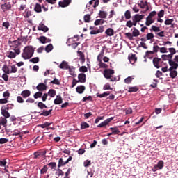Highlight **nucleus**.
Wrapping results in <instances>:
<instances>
[{
	"label": "nucleus",
	"mask_w": 178,
	"mask_h": 178,
	"mask_svg": "<svg viewBox=\"0 0 178 178\" xmlns=\"http://www.w3.org/2000/svg\"><path fill=\"white\" fill-rule=\"evenodd\" d=\"M52 49H54V46L52 45V44H49L47 46H46V47L44 48V50L46 51V52L49 53L51 52V51H52Z\"/></svg>",
	"instance_id": "72a5a7b5"
},
{
	"label": "nucleus",
	"mask_w": 178,
	"mask_h": 178,
	"mask_svg": "<svg viewBox=\"0 0 178 178\" xmlns=\"http://www.w3.org/2000/svg\"><path fill=\"white\" fill-rule=\"evenodd\" d=\"M125 36L127 37V38H129V40H130L131 41L133 40V33H125Z\"/></svg>",
	"instance_id": "13d9d810"
},
{
	"label": "nucleus",
	"mask_w": 178,
	"mask_h": 178,
	"mask_svg": "<svg viewBox=\"0 0 178 178\" xmlns=\"http://www.w3.org/2000/svg\"><path fill=\"white\" fill-rule=\"evenodd\" d=\"M65 165H67V163L63 161V159L60 158L58 161V168H62V166H65Z\"/></svg>",
	"instance_id": "c85d7f7f"
},
{
	"label": "nucleus",
	"mask_w": 178,
	"mask_h": 178,
	"mask_svg": "<svg viewBox=\"0 0 178 178\" xmlns=\"http://www.w3.org/2000/svg\"><path fill=\"white\" fill-rule=\"evenodd\" d=\"M68 70H69V72H70V74L71 76H76V74H75L76 72L74 71V68H72V67H69Z\"/></svg>",
	"instance_id": "bf43d9fd"
},
{
	"label": "nucleus",
	"mask_w": 178,
	"mask_h": 178,
	"mask_svg": "<svg viewBox=\"0 0 178 178\" xmlns=\"http://www.w3.org/2000/svg\"><path fill=\"white\" fill-rule=\"evenodd\" d=\"M41 97H42V92H37L33 95V97L35 98V99H37L38 98H41Z\"/></svg>",
	"instance_id": "8fccbe9b"
},
{
	"label": "nucleus",
	"mask_w": 178,
	"mask_h": 178,
	"mask_svg": "<svg viewBox=\"0 0 178 178\" xmlns=\"http://www.w3.org/2000/svg\"><path fill=\"white\" fill-rule=\"evenodd\" d=\"M83 165L85 168H88V166H91V161L90 160H86L84 161Z\"/></svg>",
	"instance_id": "052dcab7"
},
{
	"label": "nucleus",
	"mask_w": 178,
	"mask_h": 178,
	"mask_svg": "<svg viewBox=\"0 0 178 178\" xmlns=\"http://www.w3.org/2000/svg\"><path fill=\"white\" fill-rule=\"evenodd\" d=\"M55 95H56V90H55L54 89H50L48 91V96L51 97V98H54V97H55Z\"/></svg>",
	"instance_id": "a878e982"
},
{
	"label": "nucleus",
	"mask_w": 178,
	"mask_h": 178,
	"mask_svg": "<svg viewBox=\"0 0 178 178\" xmlns=\"http://www.w3.org/2000/svg\"><path fill=\"white\" fill-rule=\"evenodd\" d=\"M8 123V120L6 118H0V130L1 129V126H6Z\"/></svg>",
	"instance_id": "bb28decb"
},
{
	"label": "nucleus",
	"mask_w": 178,
	"mask_h": 178,
	"mask_svg": "<svg viewBox=\"0 0 178 178\" xmlns=\"http://www.w3.org/2000/svg\"><path fill=\"white\" fill-rule=\"evenodd\" d=\"M134 79V78L133 76H128L124 79V83H126V84H130Z\"/></svg>",
	"instance_id": "ea45409f"
},
{
	"label": "nucleus",
	"mask_w": 178,
	"mask_h": 178,
	"mask_svg": "<svg viewBox=\"0 0 178 178\" xmlns=\"http://www.w3.org/2000/svg\"><path fill=\"white\" fill-rule=\"evenodd\" d=\"M136 22H141L144 19V15L140 14H136L133 17Z\"/></svg>",
	"instance_id": "aec40b11"
},
{
	"label": "nucleus",
	"mask_w": 178,
	"mask_h": 178,
	"mask_svg": "<svg viewBox=\"0 0 178 178\" xmlns=\"http://www.w3.org/2000/svg\"><path fill=\"white\" fill-rule=\"evenodd\" d=\"M124 17L125 19H127V20H129V19H131V13L130 12V10H127L124 13Z\"/></svg>",
	"instance_id": "4c0bfd02"
},
{
	"label": "nucleus",
	"mask_w": 178,
	"mask_h": 178,
	"mask_svg": "<svg viewBox=\"0 0 178 178\" xmlns=\"http://www.w3.org/2000/svg\"><path fill=\"white\" fill-rule=\"evenodd\" d=\"M33 55H34V49L33 47L26 46L23 50L22 58H23V59L25 60H27V59H31V58H33Z\"/></svg>",
	"instance_id": "f257e3e1"
},
{
	"label": "nucleus",
	"mask_w": 178,
	"mask_h": 178,
	"mask_svg": "<svg viewBox=\"0 0 178 178\" xmlns=\"http://www.w3.org/2000/svg\"><path fill=\"white\" fill-rule=\"evenodd\" d=\"M17 102L19 103V104H23V102H24V99H23V97H22V96H18L17 97Z\"/></svg>",
	"instance_id": "69168bd1"
},
{
	"label": "nucleus",
	"mask_w": 178,
	"mask_h": 178,
	"mask_svg": "<svg viewBox=\"0 0 178 178\" xmlns=\"http://www.w3.org/2000/svg\"><path fill=\"white\" fill-rule=\"evenodd\" d=\"M161 60H162V59L158 58L156 57L153 58V65L154 67H156V69H159L161 67L162 65H161Z\"/></svg>",
	"instance_id": "39448f33"
},
{
	"label": "nucleus",
	"mask_w": 178,
	"mask_h": 178,
	"mask_svg": "<svg viewBox=\"0 0 178 178\" xmlns=\"http://www.w3.org/2000/svg\"><path fill=\"white\" fill-rule=\"evenodd\" d=\"M8 44H10L11 49L15 51V54H17V55H20V49L18 48L19 41H17V40H15L13 42L9 41Z\"/></svg>",
	"instance_id": "7ed1b4c3"
},
{
	"label": "nucleus",
	"mask_w": 178,
	"mask_h": 178,
	"mask_svg": "<svg viewBox=\"0 0 178 178\" xmlns=\"http://www.w3.org/2000/svg\"><path fill=\"white\" fill-rule=\"evenodd\" d=\"M133 30L132 35L134 37H138V35H140V31H138L136 27H134Z\"/></svg>",
	"instance_id": "2f4dec72"
},
{
	"label": "nucleus",
	"mask_w": 178,
	"mask_h": 178,
	"mask_svg": "<svg viewBox=\"0 0 178 178\" xmlns=\"http://www.w3.org/2000/svg\"><path fill=\"white\" fill-rule=\"evenodd\" d=\"M86 101H92V97L91 96L84 97L83 98V102H86Z\"/></svg>",
	"instance_id": "338daca9"
},
{
	"label": "nucleus",
	"mask_w": 178,
	"mask_h": 178,
	"mask_svg": "<svg viewBox=\"0 0 178 178\" xmlns=\"http://www.w3.org/2000/svg\"><path fill=\"white\" fill-rule=\"evenodd\" d=\"M38 106L40 108V109H44V108H47V105L45 104L40 102L38 103Z\"/></svg>",
	"instance_id": "864d4df0"
},
{
	"label": "nucleus",
	"mask_w": 178,
	"mask_h": 178,
	"mask_svg": "<svg viewBox=\"0 0 178 178\" xmlns=\"http://www.w3.org/2000/svg\"><path fill=\"white\" fill-rule=\"evenodd\" d=\"M60 69H65L67 70L69 69L70 66L69 64H67V62L66 61H63L60 65H59Z\"/></svg>",
	"instance_id": "412c9836"
},
{
	"label": "nucleus",
	"mask_w": 178,
	"mask_h": 178,
	"mask_svg": "<svg viewBox=\"0 0 178 178\" xmlns=\"http://www.w3.org/2000/svg\"><path fill=\"white\" fill-rule=\"evenodd\" d=\"M99 17H101V19H106V17L108 16V13H106V11L100 10L99 13Z\"/></svg>",
	"instance_id": "393cba45"
},
{
	"label": "nucleus",
	"mask_w": 178,
	"mask_h": 178,
	"mask_svg": "<svg viewBox=\"0 0 178 178\" xmlns=\"http://www.w3.org/2000/svg\"><path fill=\"white\" fill-rule=\"evenodd\" d=\"M111 95V92L109 91H107V92H104L102 94L97 93V97L98 98H106V97H108V95Z\"/></svg>",
	"instance_id": "4be33fe9"
},
{
	"label": "nucleus",
	"mask_w": 178,
	"mask_h": 178,
	"mask_svg": "<svg viewBox=\"0 0 178 178\" xmlns=\"http://www.w3.org/2000/svg\"><path fill=\"white\" fill-rule=\"evenodd\" d=\"M130 63H134L136 60H137V58L136 56L132 55L131 57L129 58Z\"/></svg>",
	"instance_id": "4d7b16f0"
},
{
	"label": "nucleus",
	"mask_w": 178,
	"mask_h": 178,
	"mask_svg": "<svg viewBox=\"0 0 178 178\" xmlns=\"http://www.w3.org/2000/svg\"><path fill=\"white\" fill-rule=\"evenodd\" d=\"M52 113V109L49 111L43 110V111L40 113V116H49Z\"/></svg>",
	"instance_id": "5701e85b"
},
{
	"label": "nucleus",
	"mask_w": 178,
	"mask_h": 178,
	"mask_svg": "<svg viewBox=\"0 0 178 178\" xmlns=\"http://www.w3.org/2000/svg\"><path fill=\"white\" fill-rule=\"evenodd\" d=\"M79 72L82 73H87V72H88V69L86 66H81L79 67Z\"/></svg>",
	"instance_id": "49530a36"
},
{
	"label": "nucleus",
	"mask_w": 178,
	"mask_h": 178,
	"mask_svg": "<svg viewBox=\"0 0 178 178\" xmlns=\"http://www.w3.org/2000/svg\"><path fill=\"white\" fill-rule=\"evenodd\" d=\"M38 40L41 42V44H47V37H45V36H40L38 38Z\"/></svg>",
	"instance_id": "a19ab883"
},
{
	"label": "nucleus",
	"mask_w": 178,
	"mask_h": 178,
	"mask_svg": "<svg viewBox=\"0 0 178 178\" xmlns=\"http://www.w3.org/2000/svg\"><path fill=\"white\" fill-rule=\"evenodd\" d=\"M173 22H175V19H168L164 22V23H165V26H170V24H172V23H173Z\"/></svg>",
	"instance_id": "a18cd8bd"
},
{
	"label": "nucleus",
	"mask_w": 178,
	"mask_h": 178,
	"mask_svg": "<svg viewBox=\"0 0 178 178\" xmlns=\"http://www.w3.org/2000/svg\"><path fill=\"white\" fill-rule=\"evenodd\" d=\"M36 89L38 91H45V90H47V85L43 83H40L36 86Z\"/></svg>",
	"instance_id": "9d476101"
},
{
	"label": "nucleus",
	"mask_w": 178,
	"mask_h": 178,
	"mask_svg": "<svg viewBox=\"0 0 178 178\" xmlns=\"http://www.w3.org/2000/svg\"><path fill=\"white\" fill-rule=\"evenodd\" d=\"M63 99L60 95H57L56 98L54 101V104L55 105H60V104H63Z\"/></svg>",
	"instance_id": "1a4fd4ad"
},
{
	"label": "nucleus",
	"mask_w": 178,
	"mask_h": 178,
	"mask_svg": "<svg viewBox=\"0 0 178 178\" xmlns=\"http://www.w3.org/2000/svg\"><path fill=\"white\" fill-rule=\"evenodd\" d=\"M13 106H15V105L12 104H8L6 105V106L2 107V108L3 109H6V111H9V109H13Z\"/></svg>",
	"instance_id": "09e8293b"
},
{
	"label": "nucleus",
	"mask_w": 178,
	"mask_h": 178,
	"mask_svg": "<svg viewBox=\"0 0 178 178\" xmlns=\"http://www.w3.org/2000/svg\"><path fill=\"white\" fill-rule=\"evenodd\" d=\"M137 91H138V88H137V86L131 87L128 90V92H137Z\"/></svg>",
	"instance_id": "79ce46f5"
},
{
	"label": "nucleus",
	"mask_w": 178,
	"mask_h": 178,
	"mask_svg": "<svg viewBox=\"0 0 178 178\" xmlns=\"http://www.w3.org/2000/svg\"><path fill=\"white\" fill-rule=\"evenodd\" d=\"M51 124L52 122H45L44 124L38 125V127H41L42 129H45L46 127H49Z\"/></svg>",
	"instance_id": "473e14b6"
},
{
	"label": "nucleus",
	"mask_w": 178,
	"mask_h": 178,
	"mask_svg": "<svg viewBox=\"0 0 178 178\" xmlns=\"http://www.w3.org/2000/svg\"><path fill=\"white\" fill-rule=\"evenodd\" d=\"M155 22V19L152 18V17H149V15L146 17L145 24L146 26H151L152 23Z\"/></svg>",
	"instance_id": "ddd939ff"
},
{
	"label": "nucleus",
	"mask_w": 178,
	"mask_h": 178,
	"mask_svg": "<svg viewBox=\"0 0 178 178\" xmlns=\"http://www.w3.org/2000/svg\"><path fill=\"white\" fill-rule=\"evenodd\" d=\"M38 30L44 31V33H47L49 30V29L45 26V24L41 23L39 24V26H38Z\"/></svg>",
	"instance_id": "6e6552de"
},
{
	"label": "nucleus",
	"mask_w": 178,
	"mask_h": 178,
	"mask_svg": "<svg viewBox=\"0 0 178 178\" xmlns=\"http://www.w3.org/2000/svg\"><path fill=\"white\" fill-rule=\"evenodd\" d=\"M99 33H104V26H99V29L97 30H92L90 34L92 35L94 34H99Z\"/></svg>",
	"instance_id": "9b49d317"
},
{
	"label": "nucleus",
	"mask_w": 178,
	"mask_h": 178,
	"mask_svg": "<svg viewBox=\"0 0 178 178\" xmlns=\"http://www.w3.org/2000/svg\"><path fill=\"white\" fill-rule=\"evenodd\" d=\"M1 9H2L3 12H6V10H10V9H12V5L10 3H6L1 6Z\"/></svg>",
	"instance_id": "423d86ee"
},
{
	"label": "nucleus",
	"mask_w": 178,
	"mask_h": 178,
	"mask_svg": "<svg viewBox=\"0 0 178 178\" xmlns=\"http://www.w3.org/2000/svg\"><path fill=\"white\" fill-rule=\"evenodd\" d=\"M51 84H56L57 86H59L60 82H59V79L55 78L53 81H51Z\"/></svg>",
	"instance_id": "e2e57ef3"
},
{
	"label": "nucleus",
	"mask_w": 178,
	"mask_h": 178,
	"mask_svg": "<svg viewBox=\"0 0 178 178\" xmlns=\"http://www.w3.org/2000/svg\"><path fill=\"white\" fill-rule=\"evenodd\" d=\"M99 67H101L102 69H108V65L103 63L102 61L99 63Z\"/></svg>",
	"instance_id": "3c124183"
},
{
	"label": "nucleus",
	"mask_w": 178,
	"mask_h": 178,
	"mask_svg": "<svg viewBox=\"0 0 178 178\" xmlns=\"http://www.w3.org/2000/svg\"><path fill=\"white\" fill-rule=\"evenodd\" d=\"M9 140L5 138H0V144H6V143H8Z\"/></svg>",
	"instance_id": "0e129e2a"
},
{
	"label": "nucleus",
	"mask_w": 178,
	"mask_h": 178,
	"mask_svg": "<svg viewBox=\"0 0 178 178\" xmlns=\"http://www.w3.org/2000/svg\"><path fill=\"white\" fill-rule=\"evenodd\" d=\"M48 166H50L51 169H54V168H56V163L55 162H51L48 164Z\"/></svg>",
	"instance_id": "774afa93"
},
{
	"label": "nucleus",
	"mask_w": 178,
	"mask_h": 178,
	"mask_svg": "<svg viewBox=\"0 0 178 178\" xmlns=\"http://www.w3.org/2000/svg\"><path fill=\"white\" fill-rule=\"evenodd\" d=\"M29 62H31V63H38V62H40V58L35 57L32 59H30Z\"/></svg>",
	"instance_id": "de8ad7c7"
},
{
	"label": "nucleus",
	"mask_w": 178,
	"mask_h": 178,
	"mask_svg": "<svg viewBox=\"0 0 178 178\" xmlns=\"http://www.w3.org/2000/svg\"><path fill=\"white\" fill-rule=\"evenodd\" d=\"M170 76L171 79H175V77L177 76V71L173 70L170 72Z\"/></svg>",
	"instance_id": "37998d69"
},
{
	"label": "nucleus",
	"mask_w": 178,
	"mask_h": 178,
	"mask_svg": "<svg viewBox=\"0 0 178 178\" xmlns=\"http://www.w3.org/2000/svg\"><path fill=\"white\" fill-rule=\"evenodd\" d=\"M113 120V117H111L110 118H107L104 121H103L102 123H100L99 125H97V127L102 128L108 126L109 123Z\"/></svg>",
	"instance_id": "20e7f679"
},
{
	"label": "nucleus",
	"mask_w": 178,
	"mask_h": 178,
	"mask_svg": "<svg viewBox=\"0 0 178 178\" xmlns=\"http://www.w3.org/2000/svg\"><path fill=\"white\" fill-rule=\"evenodd\" d=\"M2 70L6 74H10V70H9V67H8L6 65H4L3 66Z\"/></svg>",
	"instance_id": "c756f323"
},
{
	"label": "nucleus",
	"mask_w": 178,
	"mask_h": 178,
	"mask_svg": "<svg viewBox=\"0 0 178 178\" xmlns=\"http://www.w3.org/2000/svg\"><path fill=\"white\" fill-rule=\"evenodd\" d=\"M34 10L37 13H41L42 12V7L41 6V4L36 3L34 7Z\"/></svg>",
	"instance_id": "a211bd4d"
},
{
	"label": "nucleus",
	"mask_w": 178,
	"mask_h": 178,
	"mask_svg": "<svg viewBox=\"0 0 178 178\" xmlns=\"http://www.w3.org/2000/svg\"><path fill=\"white\" fill-rule=\"evenodd\" d=\"M78 81L79 83H86V74L83 73H81L78 75Z\"/></svg>",
	"instance_id": "f3484780"
},
{
	"label": "nucleus",
	"mask_w": 178,
	"mask_h": 178,
	"mask_svg": "<svg viewBox=\"0 0 178 178\" xmlns=\"http://www.w3.org/2000/svg\"><path fill=\"white\" fill-rule=\"evenodd\" d=\"M83 19L86 23H90V20H91V15L90 14H87L84 16Z\"/></svg>",
	"instance_id": "58836bf2"
},
{
	"label": "nucleus",
	"mask_w": 178,
	"mask_h": 178,
	"mask_svg": "<svg viewBox=\"0 0 178 178\" xmlns=\"http://www.w3.org/2000/svg\"><path fill=\"white\" fill-rule=\"evenodd\" d=\"M47 172H48V166L47 165H44L42 169L40 170V174L41 175H45V173H47Z\"/></svg>",
	"instance_id": "c03bdc74"
},
{
	"label": "nucleus",
	"mask_w": 178,
	"mask_h": 178,
	"mask_svg": "<svg viewBox=\"0 0 178 178\" xmlns=\"http://www.w3.org/2000/svg\"><path fill=\"white\" fill-rule=\"evenodd\" d=\"M103 90L105 91L106 90H112V88H111V84L109 83H106L104 86H103Z\"/></svg>",
	"instance_id": "6e6d98bb"
},
{
	"label": "nucleus",
	"mask_w": 178,
	"mask_h": 178,
	"mask_svg": "<svg viewBox=\"0 0 178 178\" xmlns=\"http://www.w3.org/2000/svg\"><path fill=\"white\" fill-rule=\"evenodd\" d=\"M154 33H149L146 35V38L147 40H152L154 38Z\"/></svg>",
	"instance_id": "680f3d73"
},
{
	"label": "nucleus",
	"mask_w": 178,
	"mask_h": 178,
	"mask_svg": "<svg viewBox=\"0 0 178 178\" xmlns=\"http://www.w3.org/2000/svg\"><path fill=\"white\" fill-rule=\"evenodd\" d=\"M1 115L3 116V118L8 119L10 116V113L8 111V110L1 108Z\"/></svg>",
	"instance_id": "2eb2a0df"
},
{
	"label": "nucleus",
	"mask_w": 178,
	"mask_h": 178,
	"mask_svg": "<svg viewBox=\"0 0 178 178\" xmlns=\"http://www.w3.org/2000/svg\"><path fill=\"white\" fill-rule=\"evenodd\" d=\"M78 54L80 57L79 59L81 60V63H84L86 62V57L84 56V53H83V51H79Z\"/></svg>",
	"instance_id": "cd10ccee"
},
{
	"label": "nucleus",
	"mask_w": 178,
	"mask_h": 178,
	"mask_svg": "<svg viewBox=\"0 0 178 178\" xmlns=\"http://www.w3.org/2000/svg\"><path fill=\"white\" fill-rule=\"evenodd\" d=\"M170 66L172 67V68H174V70H176V69H177L178 67V64L177 63H176V61H173L172 60H170V62H168Z\"/></svg>",
	"instance_id": "b1692460"
},
{
	"label": "nucleus",
	"mask_w": 178,
	"mask_h": 178,
	"mask_svg": "<svg viewBox=\"0 0 178 178\" xmlns=\"http://www.w3.org/2000/svg\"><path fill=\"white\" fill-rule=\"evenodd\" d=\"M16 55H17V54H16V51H7L6 53V56L7 58H9V59H15V58H16Z\"/></svg>",
	"instance_id": "f8f14e48"
},
{
	"label": "nucleus",
	"mask_w": 178,
	"mask_h": 178,
	"mask_svg": "<svg viewBox=\"0 0 178 178\" xmlns=\"http://www.w3.org/2000/svg\"><path fill=\"white\" fill-rule=\"evenodd\" d=\"M71 3L72 0H63V1H59L58 5L61 8H66L67 6H69Z\"/></svg>",
	"instance_id": "0eeeda50"
},
{
	"label": "nucleus",
	"mask_w": 178,
	"mask_h": 178,
	"mask_svg": "<svg viewBox=\"0 0 178 178\" xmlns=\"http://www.w3.org/2000/svg\"><path fill=\"white\" fill-rule=\"evenodd\" d=\"M17 72V67L15 65H11V70H10V73H16Z\"/></svg>",
	"instance_id": "603ef678"
},
{
	"label": "nucleus",
	"mask_w": 178,
	"mask_h": 178,
	"mask_svg": "<svg viewBox=\"0 0 178 178\" xmlns=\"http://www.w3.org/2000/svg\"><path fill=\"white\" fill-rule=\"evenodd\" d=\"M110 130L112 131V134H119V133H120V131H119V129H115L113 127H111Z\"/></svg>",
	"instance_id": "5fc2aeb1"
},
{
	"label": "nucleus",
	"mask_w": 178,
	"mask_h": 178,
	"mask_svg": "<svg viewBox=\"0 0 178 178\" xmlns=\"http://www.w3.org/2000/svg\"><path fill=\"white\" fill-rule=\"evenodd\" d=\"M156 166L157 168H159V169H163V166H164L163 161H159L158 162V163L156 164Z\"/></svg>",
	"instance_id": "e433bc0d"
},
{
	"label": "nucleus",
	"mask_w": 178,
	"mask_h": 178,
	"mask_svg": "<svg viewBox=\"0 0 178 178\" xmlns=\"http://www.w3.org/2000/svg\"><path fill=\"white\" fill-rule=\"evenodd\" d=\"M76 92H78V94H83L84 91H86V86L83 85L77 86L76 88Z\"/></svg>",
	"instance_id": "4468645a"
},
{
	"label": "nucleus",
	"mask_w": 178,
	"mask_h": 178,
	"mask_svg": "<svg viewBox=\"0 0 178 178\" xmlns=\"http://www.w3.org/2000/svg\"><path fill=\"white\" fill-rule=\"evenodd\" d=\"M103 74L105 79H109L110 81H115L116 80V78H112L113 77V74H115V70L112 69H105Z\"/></svg>",
	"instance_id": "f03ea898"
},
{
	"label": "nucleus",
	"mask_w": 178,
	"mask_h": 178,
	"mask_svg": "<svg viewBox=\"0 0 178 178\" xmlns=\"http://www.w3.org/2000/svg\"><path fill=\"white\" fill-rule=\"evenodd\" d=\"M150 31H154V33H159V31H161V28L153 25L150 29Z\"/></svg>",
	"instance_id": "c9c22d12"
},
{
	"label": "nucleus",
	"mask_w": 178,
	"mask_h": 178,
	"mask_svg": "<svg viewBox=\"0 0 178 178\" xmlns=\"http://www.w3.org/2000/svg\"><path fill=\"white\" fill-rule=\"evenodd\" d=\"M45 154H47L46 152H35L33 155H34V158L35 159H37V158H38V156H41L45 155Z\"/></svg>",
	"instance_id": "7c9ffc66"
},
{
	"label": "nucleus",
	"mask_w": 178,
	"mask_h": 178,
	"mask_svg": "<svg viewBox=\"0 0 178 178\" xmlns=\"http://www.w3.org/2000/svg\"><path fill=\"white\" fill-rule=\"evenodd\" d=\"M90 127V124L86 122H83L81 124V129L83 130L84 129H88Z\"/></svg>",
	"instance_id": "f704fd0d"
},
{
	"label": "nucleus",
	"mask_w": 178,
	"mask_h": 178,
	"mask_svg": "<svg viewBox=\"0 0 178 178\" xmlns=\"http://www.w3.org/2000/svg\"><path fill=\"white\" fill-rule=\"evenodd\" d=\"M21 95L23 98H27L31 95V92L29 90H25L21 92Z\"/></svg>",
	"instance_id": "dca6fc26"
},
{
	"label": "nucleus",
	"mask_w": 178,
	"mask_h": 178,
	"mask_svg": "<svg viewBox=\"0 0 178 178\" xmlns=\"http://www.w3.org/2000/svg\"><path fill=\"white\" fill-rule=\"evenodd\" d=\"M105 34H106V35H108V37H112V35L115 34V31H113V29L112 28H108L105 31Z\"/></svg>",
	"instance_id": "6ab92c4d"
}]
</instances>
